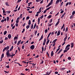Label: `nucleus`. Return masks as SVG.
Listing matches in <instances>:
<instances>
[{"label":"nucleus","instance_id":"39448f33","mask_svg":"<svg viewBox=\"0 0 75 75\" xmlns=\"http://www.w3.org/2000/svg\"><path fill=\"white\" fill-rule=\"evenodd\" d=\"M46 41H47V40L46 39V38L44 39V41H43V45H45V42H46Z\"/></svg>","mask_w":75,"mask_h":75},{"label":"nucleus","instance_id":"aec40b11","mask_svg":"<svg viewBox=\"0 0 75 75\" xmlns=\"http://www.w3.org/2000/svg\"><path fill=\"white\" fill-rule=\"evenodd\" d=\"M31 21L30 20H29V21L28 24L30 25H31Z\"/></svg>","mask_w":75,"mask_h":75},{"label":"nucleus","instance_id":"680f3d73","mask_svg":"<svg viewBox=\"0 0 75 75\" xmlns=\"http://www.w3.org/2000/svg\"><path fill=\"white\" fill-rule=\"evenodd\" d=\"M16 26V25H14V26H13L12 28V29H14V28H15V27Z\"/></svg>","mask_w":75,"mask_h":75},{"label":"nucleus","instance_id":"6e6552de","mask_svg":"<svg viewBox=\"0 0 75 75\" xmlns=\"http://www.w3.org/2000/svg\"><path fill=\"white\" fill-rule=\"evenodd\" d=\"M61 33V31L60 30H59L57 33V36H58L59 35H60V33Z\"/></svg>","mask_w":75,"mask_h":75},{"label":"nucleus","instance_id":"e2e57ef3","mask_svg":"<svg viewBox=\"0 0 75 75\" xmlns=\"http://www.w3.org/2000/svg\"><path fill=\"white\" fill-rule=\"evenodd\" d=\"M46 12H47V10H45L44 11V13H46Z\"/></svg>","mask_w":75,"mask_h":75},{"label":"nucleus","instance_id":"a211bd4d","mask_svg":"<svg viewBox=\"0 0 75 75\" xmlns=\"http://www.w3.org/2000/svg\"><path fill=\"white\" fill-rule=\"evenodd\" d=\"M13 46H12L10 50V51H11L13 50Z\"/></svg>","mask_w":75,"mask_h":75},{"label":"nucleus","instance_id":"b1692460","mask_svg":"<svg viewBox=\"0 0 75 75\" xmlns=\"http://www.w3.org/2000/svg\"><path fill=\"white\" fill-rule=\"evenodd\" d=\"M58 24H59V22H57V23L55 25V26H57V25H58Z\"/></svg>","mask_w":75,"mask_h":75},{"label":"nucleus","instance_id":"a19ab883","mask_svg":"<svg viewBox=\"0 0 75 75\" xmlns=\"http://www.w3.org/2000/svg\"><path fill=\"white\" fill-rule=\"evenodd\" d=\"M6 13H10L11 12V11H6Z\"/></svg>","mask_w":75,"mask_h":75},{"label":"nucleus","instance_id":"1a4fd4ad","mask_svg":"<svg viewBox=\"0 0 75 75\" xmlns=\"http://www.w3.org/2000/svg\"><path fill=\"white\" fill-rule=\"evenodd\" d=\"M71 48H73L74 47V43L72 42L71 43Z\"/></svg>","mask_w":75,"mask_h":75},{"label":"nucleus","instance_id":"7c9ffc66","mask_svg":"<svg viewBox=\"0 0 75 75\" xmlns=\"http://www.w3.org/2000/svg\"><path fill=\"white\" fill-rule=\"evenodd\" d=\"M3 42V40H2L0 41V44H2Z\"/></svg>","mask_w":75,"mask_h":75},{"label":"nucleus","instance_id":"c9c22d12","mask_svg":"<svg viewBox=\"0 0 75 75\" xmlns=\"http://www.w3.org/2000/svg\"><path fill=\"white\" fill-rule=\"evenodd\" d=\"M41 10L40 11L37 12L36 13L37 14H39V13H41Z\"/></svg>","mask_w":75,"mask_h":75},{"label":"nucleus","instance_id":"052dcab7","mask_svg":"<svg viewBox=\"0 0 75 75\" xmlns=\"http://www.w3.org/2000/svg\"><path fill=\"white\" fill-rule=\"evenodd\" d=\"M20 10V6H19V7L18 8V11H19V10Z\"/></svg>","mask_w":75,"mask_h":75},{"label":"nucleus","instance_id":"0eeeda50","mask_svg":"<svg viewBox=\"0 0 75 75\" xmlns=\"http://www.w3.org/2000/svg\"><path fill=\"white\" fill-rule=\"evenodd\" d=\"M67 37H68V35H67L66 36V37H65L64 39V42H65L66 41V40L67 39Z\"/></svg>","mask_w":75,"mask_h":75},{"label":"nucleus","instance_id":"393cba45","mask_svg":"<svg viewBox=\"0 0 75 75\" xmlns=\"http://www.w3.org/2000/svg\"><path fill=\"white\" fill-rule=\"evenodd\" d=\"M30 28V25H28L26 26V28L27 29H28Z\"/></svg>","mask_w":75,"mask_h":75},{"label":"nucleus","instance_id":"9d476101","mask_svg":"<svg viewBox=\"0 0 75 75\" xmlns=\"http://www.w3.org/2000/svg\"><path fill=\"white\" fill-rule=\"evenodd\" d=\"M8 37L9 39H10L11 38V35L10 34L8 35Z\"/></svg>","mask_w":75,"mask_h":75},{"label":"nucleus","instance_id":"72a5a7b5","mask_svg":"<svg viewBox=\"0 0 75 75\" xmlns=\"http://www.w3.org/2000/svg\"><path fill=\"white\" fill-rule=\"evenodd\" d=\"M67 59L69 60H71V57H68Z\"/></svg>","mask_w":75,"mask_h":75},{"label":"nucleus","instance_id":"20e7f679","mask_svg":"<svg viewBox=\"0 0 75 75\" xmlns=\"http://www.w3.org/2000/svg\"><path fill=\"white\" fill-rule=\"evenodd\" d=\"M70 49V48L69 47H68L67 48V49L65 50H64V53H65V52H67L68 51V50H69Z\"/></svg>","mask_w":75,"mask_h":75},{"label":"nucleus","instance_id":"bb28decb","mask_svg":"<svg viewBox=\"0 0 75 75\" xmlns=\"http://www.w3.org/2000/svg\"><path fill=\"white\" fill-rule=\"evenodd\" d=\"M72 18H74V16L73 15H71L70 18V19H72Z\"/></svg>","mask_w":75,"mask_h":75},{"label":"nucleus","instance_id":"5fc2aeb1","mask_svg":"<svg viewBox=\"0 0 75 75\" xmlns=\"http://www.w3.org/2000/svg\"><path fill=\"white\" fill-rule=\"evenodd\" d=\"M49 72L48 71H47L46 73V75H49V73H48Z\"/></svg>","mask_w":75,"mask_h":75},{"label":"nucleus","instance_id":"4468645a","mask_svg":"<svg viewBox=\"0 0 75 75\" xmlns=\"http://www.w3.org/2000/svg\"><path fill=\"white\" fill-rule=\"evenodd\" d=\"M5 4H6V6H10V5H9L8 4V2H6L5 3Z\"/></svg>","mask_w":75,"mask_h":75},{"label":"nucleus","instance_id":"f8f14e48","mask_svg":"<svg viewBox=\"0 0 75 75\" xmlns=\"http://www.w3.org/2000/svg\"><path fill=\"white\" fill-rule=\"evenodd\" d=\"M60 1V0H57L55 4H57Z\"/></svg>","mask_w":75,"mask_h":75},{"label":"nucleus","instance_id":"ea45409f","mask_svg":"<svg viewBox=\"0 0 75 75\" xmlns=\"http://www.w3.org/2000/svg\"><path fill=\"white\" fill-rule=\"evenodd\" d=\"M32 3H33V2H30L29 3H28V5H30V4H32Z\"/></svg>","mask_w":75,"mask_h":75},{"label":"nucleus","instance_id":"e433bc0d","mask_svg":"<svg viewBox=\"0 0 75 75\" xmlns=\"http://www.w3.org/2000/svg\"><path fill=\"white\" fill-rule=\"evenodd\" d=\"M43 17H44V16L43 15H42V16H41L40 17V18H41V19H42V18H43Z\"/></svg>","mask_w":75,"mask_h":75},{"label":"nucleus","instance_id":"4d7b16f0","mask_svg":"<svg viewBox=\"0 0 75 75\" xmlns=\"http://www.w3.org/2000/svg\"><path fill=\"white\" fill-rule=\"evenodd\" d=\"M54 74H58V72L56 71L54 72Z\"/></svg>","mask_w":75,"mask_h":75},{"label":"nucleus","instance_id":"49530a36","mask_svg":"<svg viewBox=\"0 0 75 75\" xmlns=\"http://www.w3.org/2000/svg\"><path fill=\"white\" fill-rule=\"evenodd\" d=\"M21 1V0H18L17 1V3H18L19 2H20Z\"/></svg>","mask_w":75,"mask_h":75},{"label":"nucleus","instance_id":"6e6d98bb","mask_svg":"<svg viewBox=\"0 0 75 75\" xmlns=\"http://www.w3.org/2000/svg\"><path fill=\"white\" fill-rule=\"evenodd\" d=\"M4 19H3L1 21V23H4Z\"/></svg>","mask_w":75,"mask_h":75},{"label":"nucleus","instance_id":"5701e85b","mask_svg":"<svg viewBox=\"0 0 75 75\" xmlns=\"http://www.w3.org/2000/svg\"><path fill=\"white\" fill-rule=\"evenodd\" d=\"M4 58V54L3 53L2 54L1 57V58Z\"/></svg>","mask_w":75,"mask_h":75},{"label":"nucleus","instance_id":"473e14b6","mask_svg":"<svg viewBox=\"0 0 75 75\" xmlns=\"http://www.w3.org/2000/svg\"><path fill=\"white\" fill-rule=\"evenodd\" d=\"M6 18L7 21H8V20H9L10 18L8 17H7Z\"/></svg>","mask_w":75,"mask_h":75},{"label":"nucleus","instance_id":"79ce46f5","mask_svg":"<svg viewBox=\"0 0 75 75\" xmlns=\"http://www.w3.org/2000/svg\"><path fill=\"white\" fill-rule=\"evenodd\" d=\"M66 69V68H62L61 69L62 70H64V69Z\"/></svg>","mask_w":75,"mask_h":75},{"label":"nucleus","instance_id":"58836bf2","mask_svg":"<svg viewBox=\"0 0 75 75\" xmlns=\"http://www.w3.org/2000/svg\"><path fill=\"white\" fill-rule=\"evenodd\" d=\"M18 22H19L18 20H17L16 19V23H18Z\"/></svg>","mask_w":75,"mask_h":75},{"label":"nucleus","instance_id":"0e129e2a","mask_svg":"<svg viewBox=\"0 0 75 75\" xmlns=\"http://www.w3.org/2000/svg\"><path fill=\"white\" fill-rule=\"evenodd\" d=\"M47 55L48 57H49V54L48 53V52H47Z\"/></svg>","mask_w":75,"mask_h":75},{"label":"nucleus","instance_id":"f3484780","mask_svg":"<svg viewBox=\"0 0 75 75\" xmlns=\"http://www.w3.org/2000/svg\"><path fill=\"white\" fill-rule=\"evenodd\" d=\"M68 28L67 27L66 28V29L65 31V33H67V31H68Z\"/></svg>","mask_w":75,"mask_h":75},{"label":"nucleus","instance_id":"4c0bfd02","mask_svg":"<svg viewBox=\"0 0 75 75\" xmlns=\"http://www.w3.org/2000/svg\"><path fill=\"white\" fill-rule=\"evenodd\" d=\"M48 32V30L47 29H46L45 30V33H47Z\"/></svg>","mask_w":75,"mask_h":75},{"label":"nucleus","instance_id":"7ed1b4c3","mask_svg":"<svg viewBox=\"0 0 75 75\" xmlns=\"http://www.w3.org/2000/svg\"><path fill=\"white\" fill-rule=\"evenodd\" d=\"M34 48H35V46H34V45H32L30 47V48L31 50H34Z\"/></svg>","mask_w":75,"mask_h":75},{"label":"nucleus","instance_id":"423d86ee","mask_svg":"<svg viewBox=\"0 0 75 75\" xmlns=\"http://www.w3.org/2000/svg\"><path fill=\"white\" fill-rule=\"evenodd\" d=\"M71 46V45L68 44L67 45V46H66L65 48V50H67V48H68L69 47Z\"/></svg>","mask_w":75,"mask_h":75},{"label":"nucleus","instance_id":"ddd939ff","mask_svg":"<svg viewBox=\"0 0 75 75\" xmlns=\"http://www.w3.org/2000/svg\"><path fill=\"white\" fill-rule=\"evenodd\" d=\"M21 40H20V41H18L17 43V45H19L20 44V42H21Z\"/></svg>","mask_w":75,"mask_h":75},{"label":"nucleus","instance_id":"8fccbe9b","mask_svg":"<svg viewBox=\"0 0 75 75\" xmlns=\"http://www.w3.org/2000/svg\"><path fill=\"white\" fill-rule=\"evenodd\" d=\"M3 13H6V11L4 10H3Z\"/></svg>","mask_w":75,"mask_h":75},{"label":"nucleus","instance_id":"774afa93","mask_svg":"<svg viewBox=\"0 0 75 75\" xmlns=\"http://www.w3.org/2000/svg\"><path fill=\"white\" fill-rule=\"evenodd\" d=\"M8 40V38H7V37H6L5 38V40Z\"/></svg>","mask_w":75,"mask_h":75},{"label":"nucleus","instance_id":"c03bdc74","mask_svg":"<svg viewBox=\"0 0 75 75\" xmlns=\"http://www.w3.org/2000/svg\"><path fill=\"white\" fill-rule=\"evenodd\" d=\"M24 31H25V29H23V31H22V33H23L24 32Z\"/></svg>","mask_w":75,"mask_h":75},{"label":"nucleus","instance_id":"f03ea898","mask_svg":"<svg viewBox=\"0 0 75 75\" xmlns=\"http://www.w3.org/2000/svg\"><path fill=\"white\" fill-rule=\"evenodd\" d=\"M8 49H9V46H7V47H5L4 49L3 50V52H4V51L5 50H6V51H7L8 50Z\"/></svg>","mask_w":75,"mask_h":75},{"label":"nucleus","instance_id":"f257e3e1","mask_svg":"<svg viewBox=\"0 0 75 75\" xmlns=\"http://www.w3.org/2000/svg\"><path fill=\"white\" fill-rule=\"evenodd\" d=\"M6 55H7V57H11V54H10V50H8L6 52Z\"/></svg>","mask_w":75,"mask_h":75},{"label":"nucleus","instance_id":"2f4dec72","mask_svg":"<svg viewBox=\"0 0 75 75\" xmlns=\"http://www.w3.org/2000/svg\"><path fill=\"white\" fill-rule=\"evenodd\" d=\"M22 16H23V14H21L20 15V18H22Z\"/></svg>","mask_w":75,"mask_h":75},{"label":"nucleus","instance_id":"37998d69","mask_svg":"<svg viewBox=\"0 0 75 75\" xmlns=\"http://www.w3.org/2000/svg\"><path fill=\"white\" fill-rule=\"evenodd\" d=\"M51 4H52L53 3V1L51 0L50 2Z\"/></svg>","mask_w":75,"mask_h":75},{"label":"nucleus","instance_id":"a18cd8bd","mask_svg":"<svg viewBox=\"0 0 75 75\" xmlns=\"http://www.w3.org/2000/svg\"><path fill=\"white\" fill-rule=\"evenodd\" d=\"M69 4V2H68L67 3L65 6H68V5Z\"/></svg>","mask_w":75,"mask_h":75},{"label":"nucleus","instance_id":"cd10ccee","mask_svg":"<svg viewBox=\"0 0 75 75\" xmlns=\"http://www.w3.org/2000/svg\"><path fill=\"white\" fill-rule=\"evenodd\" d=\"M7 31H5L4 33V35H6V34H7Z\"/></svg>","mask_w":75,"mask_h":75},{"label":"nucleus","instance_id":"13d9d810","mask_svg":"<svg viewBox=\"0 0 75 75\" xmlns=\"http://www.w3.org/2000/svg\"><path fill=\"white\" fill-rule=\"evenodd\" d=\"M15 25L16 27H18V23H16L15 24Z\"/></svg>","mask_w":75,"mask_h":75},{"label":"nucleus","instance_id":"2eb2a0df","mask_svg":"<svg viewBox=\"0 0 75 75\" xmlns=\"http://www.w3.org/2000/svg\"><path fill=\"white\" fill-rule=\"evenodd\" d=\"M51 55L52 57V56H53V55H54V52H53V51H52L51 52Z\"/></svg>","mask_w":75,"mask_h":75},{"label":"nucleus","instance_id":"dca6fc26","mask_svg":"<svg viewBox=\"0 0 75 75\" xmlns=\"http://www.w3.org/2000/svg\"><path fill=\"white\" fill-rule=\"evenodd\" d=\"M17 39H18V37L17 36L15 37L14 38V41H15V40H17Z\"/></svg>","mask_w":75,"mask_h":75},{"label":"nucleus","instance_id":"3c124183","mask_svg":"<svg viewBox=\"0 0 75 75\" xmlns=\"http://www.w3.org/2000/svg\"><path fill=\"white\" fill-rule=\"evenodd\" d=\"M50 21V23H52V19H51Z\"/></svg>","mask_w":75,"mask_h":75},{"label":"nucleus","instance_id":"de8ad7c7","mask_svg":"<svg viewBox=\"0 0 75 75\" xmlns=\"http://www.w3.org/2000/svg\"><path fill=\"white\" fill-rule=\"evenodd\" d=\"M6 68H9L10 67H9V65H8L7 66H6Z\"/></svg>","mask_w":75,"mask_h":75},{"label":"nucleus","instance_id":"a878e982","mask_svg":"<svg viewBox=\"0 0 75 75\" xmlns=\"http://www.w3.org/2000/svg\"><path fill=\"white\" fill-rule=\"evenodd\" d=\"M51 17H52V15H50L47 17V18L49 19Z\"/></svg>","mask_w":75,"mask_h":75},{"label":"nucleus","instance_id":"603ef678","mask_svg":"<svg viewBox=\"0 0 75 75\" xmlns=\"http://www.w3.org/2000/svg\"><path fill=\"white\" fill-rule=\"evenodd\" d=\"M37 31H36L35 33V35H36V34H37Z\"/></svg>","mask_w":75,"mask_h":75},{"label":"nucleus","instance_id":"6ab92c4d","mask_svg":"<svg viewBox=\"0 0 75 75\" xmlns=\"http://www.w3.org/2000/svg\"><path fill=\"white\" fill-rule=\"evenodd\" d=\"M50 42V40L48 39V40L46 42V45H48V43H49V42Z\"/></svg>","mask_w":75,"mask_h":75},{"label":"nucleus","instance_id":"bf43d9fd","mask_svg":"<svg viewBox=\"0 0 75 75\" xmlns=\"http://www.w3.org/2000/svg\"><path fill=\"white\" fill-rule=\"evenodd\" d=\"M51 72H52V71L51 70L50 71L49 73V74L48 75H50V74H51Z\"/></svg>","mask_w":75,"mask_h":75},{"label":"nucleus","instance_id":"9b49d317","mask_svg":"<svg viewBox=\"0 0 75 75\" xmlns=\"http://www.w3.org/2000/svg\"><path fill=\"white\" fill-rule=\"evenodd\" d=\"M42 38H43V35H42L41 36V38H40L39 40V41H40L41 40H42Z\"/></svg>","mask_w":75,"mask_h":75},{"label":"nucleus","instance_id":"864d4df0","mask_svg":"<svg viewBox=\"0 0 75 75\" xmlns=\"http://www.w3.org/2000/svg\"><path fill=\"white\" fill-rule=\"evenodd\" d=\"M63 55H64V54H62L60 56V58H62Z\"/></svg>","mask_w":75,"mask_h":75},{"label":"nucleus","instance_id":"c756f323","mask_svg":"<svg viewBox=\"0 0 75 75\" xmlns=\"http://www.w3.org/2000/svg\"><path fill=\"white\" fill-rule=\"evenodd\" d=\"M22 48V50H24V44L23 45Z\"/></svg>","mask_w":75,"mask_h":75},{"label":"nucleus","instance_id":"4be33fe9","mask_svg":"<svg viewBox=\"0 0 75 75\" xmlns=\"http://www.w3.org/2000/svg\"><path fill=\"white\" fill-rule=\"evenodd\" d=\"M31 29H33V24H32L30 26Z\"/></svg>","mask_w":75,"mask_h":75},{"label":"nucleus","instance_id":"c85d7f7f","mask_svg":"<svg viewBox=\"0 0 75 75\" xmlns=\"http://www.w3.org/2000/svg\"><path fill=\"white\" fill-rule=\"evenodd\" d=\"M75 14V11H73L72 13V16H74V14Z\"/></svg>","mask_w":75,"mask_h":75},{"label":"nucleus","instance_id":"338daca9","mask_svg":"<svg viewBox=\"0 0 75 75\" xmlns=\"http://www.w3.org/2000/svg\"><path fill=\"white\" fill-rule=\"evenodd\" d=\"M43 0H42L40 2V4H41V3H42V2H43Z\"/></svg>","mask_w":75,"mask_h":75},{"label":"nucleus","instance_id":"09e8293b","mask_svg":"<svg viewBox=\"0 0 75 75\" xmlns=\"http://www.w3.org/2000/svg\"><path fill=\"white\" fill-rule=\"evenodd\" d=\"M30 18V17L28 16L26 17V19L27 20H28Z\"/></svg>","mask_w":75,"mask_h":75},{"label":"nucleus","instance_id":"69168bd1","mask_svg":"<svg viewBox=\"0 0 75 75\" xmlns=\"http://www.w3.org/2000/svg\"><path fill=\"white\" fill-rule=\"evenodd\" d=\"M25 25V23L23 24V27H24Z\"/></svg>","mask_w":75,"mask_h":75},{"label":"nucleus","instance_id":"f704fd0d","mask_svg":"<svg viewBox=\"0 0 75 75\" xmlns=\"http://www.w3.org/2000/svg\"><path fill=\"white\" fill-rule=\"evenodd\" d=\"M63 3H64V2H62L60 6H62V5H63Z\"/></svg>","mask_w":75,"mask_h":75},{"label":"nucleus","instance_id":"412c9836","mask_svg":"<svg viewBox=\"0 0 75 75\" xmlns=\"http://www.w3.org/2000/svg\"><path fill=\"white\" fill-rule=\"evenodd\" d=\"M57 39H56L53 41V42H54V44H55V42H56V41H57Z\"/></svg>","mask_w":75,"mask_h":75}]
</instances>
